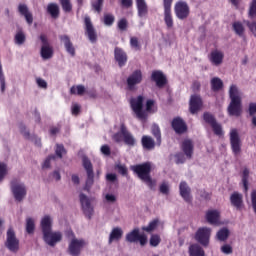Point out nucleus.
Returning <instances> with one entry per match:
<instances>
[{
	"label": "nucleus",
	"mask_w": 256,
	"mask_h": 256,
	"mask_svg": "<svg viewBox=\"0 0 256 256\" xmlns=\"http://www.w3.org/2000/svg\"><path fill=\"white\" fill-rule=\"evenodd\" d=\"M172 127L174 131L178 134L185 133L187 131V125L181 118H176L172 121Z\"/></svg>",
	"instance_id": "28"
},
{
	"label": "nucleus",
	"mask_w": 256,
	"mask_h": 256,
	"mask_svg": "<svg viewBox=\"0 0 256 256\" xmlns=\"http://www.w3.org/2000/svg\"><path fill=\"white\" fill-rule=\"evenodd\" d=\"M9 172V169L7 168V164L0 162V183L5 179V176Z\"/></svg>",
	"instance_id": "51"
},
{
	"label": "nucleus",
	"mask_w": 256,
	"mask_h": 256,
	"mask_svg": "<svg viewBox=\"0 0 256 256\" xmlns=\"http://www.w3.org/2000/svg\"><path fill=\"white\" fill-rule=\"evenodd\" d=\"M230 145L234 155H239L241 153V138H239L237 129H232L230 131Z\"/></svg>",
	"instance_id": "14"
},
{
	"label": "nucleus",
	"mask_w": 256,
	"mask_h": 256,
	"mask_svg": "<svg viewBox=\"0 0 256 256\" xmlns=\"http://www.w3.org/2000/svg\"><path fill=\"white\" fill-rule=\"evenodd\" d=\"M80 203L82 205V211L88 219H91L93 217V206L91 205V200L85 195L80 194Z\"/></svg>",
	"instance_id": "15"
},
{
	"label": "nucleus",
	"mask_w": 256,
	"mask_h": 256,
	"mask_svg": "<svg viewBox=\"0 0 256 256\" xmlns=\"http://www.w3.org/2000/svg\"><path fill=\"white\" fill-rule=\"evenodd\" d=\"M130 47H132L134 49V51H140L141 44L139 43V38L131 37L130 38Z\"/></svg>",
	"instance_id": "48"
},
{
	"label": "nucleus",
	"mask_w": 256,
	"mask_h": 256,
	"mask_svg": "<svg viewBox=\"0 0 256 256\" xmlns=\"http://www.w3.org/2000/svg\"><path fill=\"white\" fill-rule=\"evenodd\" d=\"M225 58V54L222 51L214 50L211 52L209 56V61L215 67H219V65L223 64V59Z\"/></svg>",
	"instance_id": "19"
},
{
	"label": "nucleus",
	"mask_w": 256,
	"mask_h": 256,
	"mask_svg": "<svg viewBox=\"0 0 256 256\" xmlns=\"http://www.w3.org/2000/svg\"><path fill=\"white\" fill-rule=\"evenodd\" d=\"M229 235H230V232H229V229L227 228H222L220 229L217 233H216V239L218 241H226L227 239H229Z\"/></svg>",
	"instance_id": "40"
},
{
	"label": "nucleus",
	"mask_w": 256,
	"mask_h": 256,
	"mask_svg": "<svg viewBox=\"0 0 256 256\" xmlns=\"http://www.w3.org/2000/svg\"><path fill=\"white\" fill-rule=\"evenodd\" d=\"M211 239V228L202 227L199 228L195 234V240L203 247H209V241Z\"/></svg>",
	"instance_id": "8"
},
{
	"label": "nucleus",
	"mask_w": 256,
	"mask_h": 256,
	"mask_svg": "<svg viewBox=\"0 0 256 256\" xmlns=\"http://www.w3.org/2000/svg\"><path fill=\"white\" fill-rule=\"evenodd\" d=\"M221 219V213L218 210H208L206 212V221L210 225H219Z\"/></svg>",
	"instance_id": "22"
},
{
	"label": "nucleus",
	"mask_w": 256,
	"mask_h": 256,
	"mask_svg": "<svg viewBox=\"0 0 256 256\" xmlns=\"http://www.w3.org/2000/svg\"><path fill=\"white\" fill-rule=\"evenodd\" d=\"M60 3L65 13H69L73 9V6L71 5V0H60Z\"/></svg>",
	"instance_id": "50"
},
{
	"label": "nucleus",
	"mask_w": 256,
	"mask_h": 256,
	"mask_svg": "<svg viewBox=\"0 0 256 256\" xmlns=\"http://www.w3.org/2000/svg\"><path fill=\"white\" fill-rule=\"evenodd\" d=\"M233 29L236 35H239V37H243V33H245V28L243 27V24H241V22H234Z\"/></svg>",
	"instance_id": "45"
},
{
	"label": "nucleus",
	"mask_w": 256,
	"mask_h": 256,
	"mask_svg": "<svg viewBox=\"0 0 256 256\" xmlns=\"http://www.w3.org/2000/svg\"><path fill=\"white\" fill-rule=\"evenodd\" d=\"M152 80L155 81L157 87H163L167 83V78L161 71L152 72Z\"/></svg>",
	"instance_id": "30"
},
{
	"label": "nucleus",
	"mask_w": 256,
	"mask_h": 256,
	"mask_svg": "<svg viewBox=\"0 0 256 256\" xmlns=\"http://www.w3.org/2000/svg\"><path fill=\"white\" fill-rule=\"evenodd\" d=\"M26 233H28V235L35 233V220L32 217L26 218Z\"/></svg>",
	"instance_id": "39"
},
{
	"label": "nucleus",
	"mask_w": 256,
	"mask_h": 256,
	"mask_svg": "<svg viewBox=\"0 0 256 256\" xmlns=\"http://www.w3.org/2000/svg\"><path fill=\"white\" fill-rule=\"evenodd\" d=\"M63 239V234L61 232H53V230H49L43 234V240L50 247H55L59 241Z\"/></svg>",
	"instance_id": "13"
},
{
	"label": "nucleus",
	"mask_w": 256,
	"mask_h": 256,
	"mask_svg": "<svg viewBox=\"0 0 256 256\" xmlns=\"http://www.w3.org/2000/svg\"><path fill=\"white\" fill-rule=\"evenodd\" d=\"M164 23L168 29H173V14H171V10H164Z\"/></svg>",
	"instance_id": "38"
},
{
	"label": "nucleus",
	"mask_w": 256,
	"mask_h": 256,
	"mask_svg": "<svg viewBox=\"0 0 256 256\" xmlns=\"http://www.w3.org/2000/svg\"><path fill=\"white\" fill-rule=\"evenodd\" d=\"M138 15L140 17H145L147 15L148 9H147V2L145 0H136Z\"/></svg>",
	"instance_id": "35"
},
{
	"label": "nucleus",
	"mask_w": 256,
	"mask_h": 256,
	"mask_svg": "<svg viewBox=\"0 0 256 256\" xmlns=\"http://www.w3.org/2000/svg\"><path fill=\"white\" fill-rule=\"evenodd\" d=\"M242 183H243L244 191H248L249 190V170L248 169L243 170Z\"/></svg>",
	"instance_id": "44"
},
{
	"label": "nucleus",
	"mask_w": 256,
	"mask_h": 256,
	"mask_svg": "<svg viewBox=\"0 0 256 256\" xmlns=\"http://www.w3.org/2000/svg\"><path fill=\"white\" fill-rule=\"evenodd\" d=\"M152 135H154V137H156L157 144L161 145V130L159 129V126L157 124H154L152 126Z\"/></svg>",
	"instance_id": "46"
},
{
	"label": "nucleus",
	"mask_w": 256,
	"mask_h": 256,
	"mask_svg": "<svg viewBox=\"0 0 256 256\" xmlns=\"http://www.w3.org/2000/svg\"><path fill=\"white\" fill-rule=\"evenodd\" d=\"M142 147L151 151V149H155V140L151 138V136H143L142 137Z\"/></svg>",
	"instance_id": "36"
},
{
	"label": "nucleus",
	"mask_w": 256,
	"mask_h": 256,
	"mask_svg": "<svg viewBox=\"0 0 256 256\" xmlns=\"http://www.w3.org/2000/svg\"><path fill=\"white\" fill-rule=\"evenodd\" d=\"M136 175H138L139 179L144 181L150 189H155L156 182L155 180L151 179V163L146 162L143 164H138L131 166L130 168Z\"/></svg>",
	"instance_id": "2"
},
{
	"label": "nucleus",
	"mask_w": 256,
	"mask_h": 256,
	"mask_svg": "<svg viewBox=\"0 0 256 256\" xmlns=\"http://www.w3.org/2000/svg\"><path fill=\"white\" fill-rule=\"evenodd\" d=\"M248 15L251 19H255V17H256V0H252V2L250 3Z\"/></svg>",
	"instance_id": "52"
},
{
	"label": "nucleus",
	"mask_w": 256,
	"mask_h": 256,
	"mask_svg": "<svg viewBox=\"0 0 256 256\" xmlns=\"http://www.w3.org/2000/svg\"><path fill=\"white\" fill-rule=\"evenodd\" d=\"M40 41L42 43L40 55L42 59L47 60L53 57V47L49 44V40L45 34L40 35Z\"/></svg>",
	"instance_id": "11"
},
{
	"label": "nucleus",
	"mask_w": 256,
	"mask_h": 256,
	"mask_svg": "<svg viewBox=\"0 0 256 256\" xmlns=\"http://www.w3.org/2000/svg\"><path fill=\"white\" fill-rule=\"evenodd\" d=\"M228 95L230 97V104L227 109L228 115L230 117H240L241 113H243L241 90L236 84H231Z\"/></svg>",
	"instance_id": "1"
},
{
	"label": "nucleus",
	"mask_w": 256,
	"mask_h": 256,
	"mask_svg": "<svg viewBox=\"0 0 256 256\" xmlns=\"http://www.w3.org/2000/svg\"><path fill=\"white\" fill-rule=\"evenodd\" d=\"M25 41H27V35H25V32L22 29H18L14 35V43L21 47L25 45Z\"/></svg>",
	"instance_id": "32"
},
{
	"label": "nucleus",
	"mask_w": 256,
	"mask_h": 256,
	"mask_svg": "<svg viewBox=\"0 0 256 256\" xmlns=\"http://www.w3.org/2000/svg\"><path fill=\"white\" fill-rule=\"evenodd\" d=\"M105 200L107 201V203H115V201H117V197L115 196V194H106Z\"/></svg>",
	"instance_id": "64"
},
{
	"label": "nucleus",
	"mask_w": 256,
	"mask_h": 256,
	"mask_svg": "<svg viewBox=\"0 0 256 256\" xmlns=\"http://www.w3.org/2000/svg\"><path fill=\"white\" fill-rule=\"evenodd\" d=\"M55 153H56L57 157H59V159H61L63 157V155H65V147H63V145H61V144H57Z\"/></svg>",
	"instance_id": "57"
},
{
	"label": "nucleus",
	"mask_w": 256,
	"mask_h": 256,
	"mask_svg": "<svg viewBox=\"0 0 256 256\" xmlns=\"http://www.w3.org/2000/svg\"><path fill=\"white\" fill-rule=\"evenodd\" d=\"M158 225H159V220L154 219L148 224V226H143L142 231H146L147 233H151V231H155V229H157Z\"/></svg>",
	"instance_id": "43"
},
{
	"label": "nucleus",
	"mask_w": 256,
	"mask_h": 256,
	"mask_svg": "<svg viewBox=\"0 0 256 256\" xmlns=\"http://www.w3.org/2000/svg\"><path fill=\"white\" fill-rule=\"evenodd\" d=\"M230 201H231L232 205L234 207H236V209H241V207L243 205V195L235 192L231 195Z\"/></svg>",
	"instance_id": "34"
},
{
	"label": "nucleus",
	"mask_w": 256,
	"mask_h": 256,
	"mask_svg": "<svg viewBox=\"0 0 256 256\" xmlns=\"http://www.w3.org/2000/svg\"><path fill=\"white\" fill-rule=\"evenodd\" d=\"M68 237H72L68 247L70 255H80L81 250L83 249V247H85V245H87V242L83 239L75 238V234L73 233V231H68Z\"/></svg>",
	"instance_id": "4"
},
{
	"label": "nucleus",
	"mask_w": 256,
	"mask_h": 256,
	"mask_svg": "<svg viewBox=\"0 0 256 256\" xmlns=\"http://www.w3.org/2000/svg\"><path fill=\"white\" fill-rule=\"evenodd\" d=\"M130 105L137 119H140L141 121L147 119V114L143 111V96L130 99Z\"/></svg>",
	"instance_id": "5"
},
{
	"label": "nucleus",
	"mask_w": 256,
	"mask_h": 256,
	"mask_svg": "<svg viewBox=\"0 0 256 256\" xmlns=\"http://www.w3.org/2000/svg\"><path fill=\"white\" fill-rule=\"evenodd\" d=\"M5 246L9 251H12V253H17V251H19V240L17 239V235L13 228L7 230Z\"/></svg>",
	"instance_id": "7"
},
{
	"label": "nucleus",
	"mask_w": 256,
	"mask_h": 256,
	"mask_svg": "<svg viewBox=\"0 0 256 256\" xmlns=\"http://www.w3.org/2000/svg\"><path fill=\"white\" fill-rule=\"evenodd\" d=\"M203 107V100H201V96L193 95L190 98V113L195 115L197 111H199Z\"/></svg>",
	"instance_id": "20"
},
{
	"label": "nucleus",
	"mask_w": 256,
	"mask_h": 256,
	"mask_svg": "<svg viewBox=\"0 0 256 256\" xmlns=\"http://www.w3.org/2000/svg\"><path fill=\"white\" fill-rule=\"evenodd\" d=\"M174 13L177 19H180V20L187 19L190 13L189 5L187 4V2L183 0L178 1L174 6Z\"/></svg>",
	"instance_id": "10"
},
{
	"label": "nucleus",
	"mask_w": 256,
	"mask_h": 256,
	"mask_svg": "<svg viewBox=\"0 0 256 256\" xmlns=\"http://www.w3.org/2000/svg\"><path fill=\"white\" fill-rule=\"evenodd\" d=\"M81 111V105L77 103H73L71 106V113L72 115H77Z\"/></svg>",
	"instance_id": "62"
},
{
	"label": "nucleus",
	"mask_w": 256,
	"mask_h": 256,
	"mask_svg": "<svg viewBox=\"0 0 256 256\" xmlns=\"http://www.w3.org/2000/svg\"><path fill=\"white\" fill-rule=\"evenodd\" d=\"M179 191L184 201H186V203H191V188H189V185H187V182L180 183Z\"/></svg>",
	"instance_id": "24"
},
{
	"label": "nucleus",
	"mask_w": 256,
	"mask_h": 256,
	"mask_svg": "<svg viewBox=\"0 0 256 256\" xmlns=\"http://www.w3.org/2000/svg\"><path fill=\"white\" fill-rule=\"evenodd\" d=\"M159 243H161V237H159L157 234L152 235L150 238L151 247H157Z\"/></svg>",
	"instance_id": "53"
},
{
	"label": "nucleus",
	"mask_w": 256,
	"mask_h": 256,
	"mask_svg": "<svg viewBox=\"0 0 256 256\" xmlns=\"http://www.w3.org/2000/svg\"><path fill=\"white\" fill-rule=\"evenodd\" d=\"M103 6V0H96L92 2V7L97 13H101V7Z\"/></svg>",
	"instance_id": "58"
},
{
	"label": "nucleus",
	"mask_w": 256,
	"mask_h": 256,
	"mask_svg": "<svg viewBox=\"0 0 256 256\" xmlns=\"http://www.w3.org/2000/svg\"><path fill=\"white\" fill-rule=\"evenodd\" d=\"M143 81L141 70L134 71L127 79L128 89H135V85H139Z\"/></svg>",
	"instance_id": "17"
},
{
	"label": "nucleus",
	"mask_w": 256,
	"mask_h": 256,
	"mask_svg": "<svg viewBox=\"0 0 256 256\" xmlns=\"http://www.w3.org/2000/svg\"><path fill=\"white\" fill-rule=\"evenodd\" d=\"M0 87L1 93H5V73L3 72V64L0 60Z\"/></svg>",
	"instance_id": "47"
},
{
	"label": "nucleus",
	"mask_w": 256,
	"mask_h": 256,
	"mask_svg": "<svg viewBox=\"0 0 256 256\" xmlns=\"http://www.w3.org/2000/svg\"><path fill=\"white\" fill-rule=\"evenodd\" d=\"M84 23H85L86 35L88 36L89 41H91V43H95V41H97V32L93 27V23H91V18L86 16L84 19Z\"/></svg>",
	"instance_id": "16"
},
{
	"label": "nucleus",
	"mask_w": 256,
	"mask_h": 256,
	"mask_svg": "<svg viewBox=\"0 0 256 256\" xmlns=\"http://www.w3.org/2000/svg\"><path fill=\"white\" fill-rule=\"evenodd\" d=\"M220 251L224 253V255H231V253H233V247L229 244H224L221 246Z\"/></svg>",
	"instance_id": "54"
},
{
	"label": "nucleus",
	"mask_w": 256,
	"mask_h": 256,
	"mask_svg": "<svg viewBox=\"0 0 256 256\" xmlns=\"http://www.w3.org/2000/svg\"><path fill=\"white\" fill-rule=\"evenodd\" d=\"M121 133L124 143L128 145V147H135L137 140H135V136H133L124 125L121 126Z\"/></svg>",
	"instance_id": "18"
},
{
	"label": "nucleus",
	"mask_w": 256,
	"mask_h": 256,
	"mask_svg": "<svg viewBox=\"0 0 256 256\" xmlns=\"http://www.w3.org/2000/svg\"><path fill=\"white\" fill-rule=\"evenodd\" d=\"M106 182L109 183V185L117 184L118 183L117 174L115 173L106 174Z\"/></svg>",
	"instance_id": "49"
},
{
	"label": "nucleus",
	"mask_w": 256,
	"mask_h": 256,
	"mask_svg": "<svg viewBox=\"0 0 256 256\" xmlns=\"http://www.w3.org/2000/svg\"><path fill=\"white\" fill-rule=\"evenodd\" d=\"M248 113L250 117L256 116V102H251L248 106Z\"/></svg>",
	"instance_id": "59"
},
{
	"label": "nucleus",
	"mask_w": 256,
	"mask_h": 256,
	"mask_svg": "<svg viewBox=\"0 0 256 256\" xmlns=\"http://www.w3.org/2000/svg\"><path fill=\"white\" fill-rule=\"evenodd\" d=\"M114 57L119 67H123V65L127 63V53H125V51H123L121 48H115Z\"/></svg>",
	"instance_id": "26"
},
{
	"label": "nucleus",
	"mask_w": 256,
	"mask_h": 256,
	"mask_svg": "<svg viewBox=\"0 0 256 256\" xmlns=\"http://www.w3.org/2000/svg\"><path fill=\"white\" fill-rule=\"evenodd\" d=\"M115 22V17L111 14H105L104 15V25L111 26Z\"/></svg>",
	"instance_id": "56"
},
{
	"label": "nucleus",
	"mask_w": 256,
	"mask_h": 256,
	"mask_svg": "<svg viewBox=\"0 0 256 256\" xmlns=\"http://www.w3.org/2000/svg\"><path fill=\"white\" fill-rule=\"evenodd\" d=\"M82 165L87 173V179H86V185L85 190L89 191L91 187L93 186V183L95 182V174L93 173V164L91 163V160L87 158V156H83L82 158Z\"/></svg>",
	"instance_id": "6"
},
{
	"label": "nucleus",
	"mask_w": 256,
	"mask_h": 256,
	"mask_svg": "<svg viewBox=\"0 0 256 256\" xmlns=\"http://www.w3.org/2000/svg\"><path fill=\"white\" fill-rule=\"evenodd\" d=\"M160 193L163 195H169V184L168 183H162L160 185Z\"/></svg>",
	"instance_id": "61"
},
{
	"label": "nucleus",
	"mask_w": 256,
	"mask_h": 256,
	"mask_svg": "<svg viewBox=\"0 0 256 256\" xmlns=\"http://www.w3.org/2000/svg\"><path fill=\"white\" fill-rule=\"evenodd\" d=\"M212 91H221L223 89V80L219 77H214L210 81Z\"/></svg>",
	"instance_id": "37"
},
{
	"label": "nucleus",
	"mask_w": 256,
	"mask_h": 256,
	"mask_svg": "<svg viewBox=\"0 0 256 256\" xmlns=\"http://www.w3.org/2000/svg\"><path fill=\"white\" fill-rule=\"evenodd\" d=\"M19 131L23 135V137H25V139H29L30 141H32V143H34V145H36L37 147H41V138L37 136H31V134L27 131V127H25V125L20 124Z\"/></svg>",
	"instance_id": "21"
},
{
	"label": "nucleus",
	"mask_w": 256,
	"mask_h": 256,
	"mask_svg": "<svg viewBox=\"0 0 256 256\" xmlns=\"http://www.w3.org/2000/svg\"><path fill=\"white\" fill-rule=\"evenodd\" d=\"M116 169L120 175H127V167L125 165L117 164Z\"/></svg>",
	"instance_id": "63"
},
{
	"label": "nucleus",
	"mask_w": 256,
	"mask_h": 256,
	"mask_svg": "<svg viewBox=\"0 0 256 256\" xmlns=\"http://www.w3.org/2000/svg\"><path fill=\"white\" fill-rule=\"evenodd\" d=\"M18 11H19L20 14L23 15V17H25V20L28 23V25H32L33 24V14H31L29 12V8L27 7V5L20 4L18 6Z\"/></svg>",
	"instance_id": "29"
},
{
	"label": "nucleus",
	"mask_w": 256,
	"mask_h": 256,
	"mask_svg": "<svg viewBox=\"0 0 256 256\" xmlns=\"http://www.w3.org/2000/svg\"><path fill=\"white\" fill-rule=\"evenodd\" d=\"M126 241L128 243H137L139 241L140 245L144 247V245H147V234L139 233V228H135L128 234H126Z\"/></svg>",
	"instance_id": "9"
},
{
	"label": "nucleus",
	"mask_w": 256,
	"mask_h": 256,
	"mask_svg": "<svg viewBox=\"0 0 256 256\" xmlns=\"http://www.w3.org/2000/svg\"><path fill=\"white\" fill-rule=\"evenodd\" d=\"M11 193L17 203H22L27 197V186L18 179H14L10 183Z\"/></svg>",
	"instance_id": "3"
},
{
	"label": "nucleus",
	"mask_w": 256,
	"mask_h": 256,
	"mask_svg": "<svg viewBox=\"0 0 256 256\" xmlns=\"http://www.w3.org/2000/svg\"><path fill=\"white\" fill-rule=\"evenodd\" d=\"M188 253L190 256H205V250L199 244L190 245Z\"/></svg>",
	"instance_id": "33"
},
{
	"label": "nucleus",
	"mask_w": 256,
	"mask_h": 256,
	"mask_svg": "<svg viewBox=\"0 0 256 256\" xmlns=\"http://www.w3.org/2000/svg\"><path fill=\"white\" fill-rule=\"evenodd\" d=\"M51 161H55V155L48 156L42 164L43 169H49L51 167Z\"/></svg>",
	"instance_id": "55"
},
{
	"label": "nucleus",
	"mask_w": 256,
	"mask_h": 256,
	"mask_svg": "<svg viewBox=\"0 0 256 256\" xmlns=\"http://www.w3.org/2000/svg\"><path fill=\"white\" fill-rule=\"evenodd\" d=\"M48 13L53 17V19H57L59 17V5L55 3H51L47 7Z\"/></svg>",
	"instance_id": "41"
},
{
	"label": "nucleus",
	"mask_w": 256,
	"mask_h": 256,
	"mask_svg": "<svg viewBox=\"0 0 256 256\" xmlns=\"http://www.w3.org/2000/svg\"><path fill=\"white\" fill-rule=\"evenodd\" d=\"M121 237H123V229L120 227H115L112 229L109 235L108 243L111 245L113 241H119L121 240Z\"/></svg>",
	"instance_id": "31"
},
{
	"label": "nucleus",
	"mask_w": 256,
	"mask_h": 256,
	"mask_svg": "<svg viewBox=\"0 0 256 256\" xmlns=\"http://www.w3.org/2000/svg\"><path fill=\"white\" fill-rule=\"evenodd\" d=\"M36 84L40 89H47V81L43 78H36Z\"/></svg>",
	"instance_id": "60"
},
{
	"label": "nucleus",
	"mask_w": 256,
	"mask_h": 256,
	"mask_svg": "<svg viewBox=\"0 0 256 256\" xmlns=\"http://www.w3.org/2000/svg\"><path fill=\"white\" fill-rule=\"evenodd\" d=\"M204 121L208 123L213 129V132L218 136V137H223V126L215 120V117L210 114V113H204Z\"/></svg>",
	"instance_id": "12"
},
{
	"label": "nucleus",
	"mask_w": 256,
	"mask_h": 256,
	"mask_svg": "<svg viewBox=\"0 0 256 256\" xmlns=\"http://www.w3.org/2000/svg\"><path fill=\"white\" fill-rule=\"evenodd\" d=\"M41 229H42V233H48V231H52V227H53V218L49 215L44 216L41 219Z\"/></svg>",
	"instance_id": "27"
},
{
	"label": "nucleus",
	"mask_w": 256,
	"mask_h": 256,
	"mask_svg": "<svg viewBox=\"0 0 256 256\" xmlns=\"http://www.w3.org/2000/svg\"><path fill=\"white\" fill-rule=\"evenodd\" d=\"M85 91H86V88L83 85L72 86L70 88L71 95H83Z\"/></svg>",
	"instance_id": "42"
},
{
	"label": "nucleus",
	"mask_w": 256,
	"mask_h": 256,
	"mask_svg": "<svg viewBox=\"0 0 256 256\" xmlns=\"http://www.w3.org/2000/svg\"><path fill=\"white\" fill-rule=\"evenodd\" d=\"M59 39L61 43H63L67 53H69L71 57H75V47L73 46V42H71V38L67 35H61Z\"/></svg>",
	"instance_id": "23"
},
{
	"label": "nucleus",
	"mask_w": 256,
	"mask_h": 256,
	"mask_svg": "<svg viewBox=\"0 0 256 256\" xmlns=\"http://www.w3.org/2000/svg\"><path fill=\"white\" fill-rule=\"evenodd\" d=\"M181 147L187 159H191V157H193V151H194L193 141L186 139L182 142Z\"/></svg>",
	"instance_id": "25"
}]
</instances>
